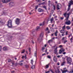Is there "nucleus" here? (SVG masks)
<instances>
[{"mask_svg":"<svg viewBox=\"0 0 73 73\" xmlns=\"http://www.w3.org/2000/svg\"><path fill=\"white\" fill-rule=\"evenodd\" d=\"M51 41L52 42V40H49L48 41V43H49V44H50Z\"/></svg>","mask_w":73,"mask_h":73,"instance_id":"obj_35","label":"nucleus"},{"mask_svg":"<svg viewBox=\"0 0 73 73\" xmlns=\"http://www.w3.org/2000/svg\"><path fill=\"white\" fill-rule=\"evenodd\" d=\"M61 50H62V52H64V51H65V50L64 49H63V48H62Z\"/></svg>","mask_w":73,"mask_h":73,"instance_id":"obj_28","label":"nucleus"},{"mask_svg":"<svg viewBox=\"0 0 73 73\" xmlns=\"http://www.w3.org/2000/svg\"><path fill=\"white\" fill-rule=\"evenodd\" d=\"M70 12H69L68 14H67V15H68V16L69 17V15H70Z\"/></svg>","mask_w":73,"mask_h":73,"instance_id":"obj_43","label":"nucleus"},{"mask_svg":"<svg viewBox=\"0 0 73 73\" xmlns=\"http://www.w3.org/2000/svg\"><path fill=\"white\" fill-rule=\"evenodd\" d=\"M46 54L45 53L43 54H42V56H44V55H45Z\"/></svg>","mask_w":73,"mask_h":73,"instance_id":"obj_57","label":"nucleus"},{"mask_svg":"<svg viewBox=\"0 0 73 73\" xmlns=\"http://www.w3.org/2000/svg\"><path fill=\"white\" fill-rule=\"evenodd\" d=\"M49 64H49L46 66H45L46 69H48V68H49Z\"/></svg>","mask_w":73,"mask_h":73,"instance_id":"obj_20","label":"nucleus"},{"mask_svg":"<svg viewBox=\"0 0 73 73\" xmlns=\"http://www.w3.org/2000/svg\"><path fill=\"white\" fill-rule=\"evenodd\" d=\"M62 51L61 50H60L59 51V54H61V53H62Z\"/></svg>","mask_w":73,"mask_h":73,"instance_id":"obj_37","label":"nucleus"},{"mask_svg":"<svg viewBox=\"0 0 73 73\" xmlns=\"http://www.w3.org/2000/svg\"><path fill=\"white\" fill-rule=\"evenodd\" d=\"M57 47H56L55 49L54 50V53L55 54H56L57 53Z\"/></svg>","mask_w":73,"mask_h":73,"instance_id":"obj_10","label":"nucleus"},{"mask_svg":"<svg viewBox=\"0 0 73 73\" xmlns=\"http://www.w3.org/2000/svg\"><path fill=\"white\" fill-rule=\"evenodd\" d=\"M65 24L66 25H70V24H71V22H70V21L69 20L68 21L66 22L65 23Z\"/></svg>","mask_w":73,"mask_h":73,"instance_id":"obj_8","label":"nucleus"},{"mask_svg":"<svg viewBox=\"0 0 73 73\" xmlns=\"http://www.w3.org/2000/svg\"><path fill=\"white\" fill-rule=\"evenodd\" d=\"M44 49H45V48L44 47H42V51H43Z\"/></svg>","mask_w":73,"mask_h":73,"instance_id":"obj_50","label":"nucleus"},{"mask_svg":"<svg viewBox=\"0 0 73 73\" xmlns=\"http://www.w3.org/2000/svg\"><path fill=\"white\" fill-rule=\"evenodd\" d=\"M65 26H64L62 28V29H63L65 30Z\"/></svg>","mask_w":73,"mask_h":73,"instance_id":"obj_47","label":"nucleus"},{"mask_svg":"<svg viewBox=\"0 0 73 73\" xmlns=\"http://www.w3.org/2000/svg\"><path fill=\"white\" fill-rule=\"evenodd\" d=\"M68 73H72V71H70Z\"/></svg>","mask_w":73,"mask_h":73,"instance_id":"obj_64","label":"nucleus"},{"mask_svg":"<svg viewBox=\"0 0 73 73\" xmlns=\"http://www.w3.org/2000/svg\"><path fill=\"white\" fill-rule=\"evenodd\" d=\"M33 60H31V63L32 64V65H33Z\"/></svg>","mask_w":73,"mask_h":73,"instance_id":"obj_41","label":"nucleus"},{"mask_svg":"<svg viewBox=\"0 0 73 73\" xmlns=\"http://www.w3.org/2000/svg\"><path fill=\"white\" fill-rule=\"evenodd\" d=\"M12 21L10 19H9L8 21L7 26L9 28H12Z\"/></svg>","mask_w":73,"mask_h":73,"instance_id":"obj_3","label":"nucleus"},{"mask_svg":"<svg viewBox=\"0 0 73 73\" xmlns=\"http://www.w3.org/2000/svg\"><path fill=\"white\" fill-rule=\"evenodd\" d=\"M61 70L62 72V73H64L68 71V70H65L63 71L62 69H61Z\"/></svg>","mask_w":73,"mask_h":73,"instance_id":"obj_13","label":"nucleus"},{"mask_svg":"<svg viewBox=\"0 0 73 73\" xmlns=\"http://www.w3.org/2000/svg\"><path fill=\"white\" fill-rule=\"evenodd\" d=\"M57 33H58V31L57 30H56V32L54 33L55 36H57Z\"/></svg>","mask_w":73,"mask_h":73,"instance_id":"obj_16","label":"nucleus"},{"mask_svg":"<svg viewBox=\"0 0 73 73\" xmlns=\"http://www.w3.org/2000/svg\"><path fill=\"white\" fill-rule=\"evenodd\" d=\"M3 50L4 51H7V50H8V48L7 47H4L3 48Z\"/></svg>","mask_w":73,"mask_h":73,"instance_id":"obj_11","label":"nucleus"},{"mask_svg":"<svg viewBox=\"0 0 73 73\" xmlns=\"http://www.w3.org/2000/svg\"><path fill=\"white\" fill-rule=\"evenodd\" d=\"M37 8H38V6H36L35 7L36 9H37Z\"/></svg>","mask_w":73,"mask_h":73,"instance_id":"obj_54","label":"nucleus"},{"mask_svg":"<svg viewBox=\"0 0 73 73\" xmlns=\"http://www.w3.org/2000/svg\"><path fill=\"white\" fill-rule=\"evenodd\" d=\"M69 16H68L66 18V21H68V19H69Z\"/></svg>","mask_w":73,"mask_h":73,"instance_id":"obj_26","label":"nucleus"},{"mask_svg":"<svg viewBox=\"0 0 73 73\" xmlns=\"http://www.w3.org/2000/svg\"><path fill=\"white\" fill-rule=\"evenodd\" d=\"M64 43L65 44L66 42H68V40H64Z\"/></svg>","mask_w":73,"mask_h":73,"instance_id":"obj_36","label":"nucleus"},{"mask_svg":"<svg viewBox=\"0 0 73 73\" xmlns=\"http://www.w3.org/2000/svg\"><path fill=\"white\" fill-rule=\"evenodd\" d=\"M35 68V66L34 65L31 67V69H34Z\"/></svg>","mask_w":73,"mask_h":73,"instance_id":"obj_32","label":"nucleus"},{"mask_svg":"<svg viewBox=\"0 0 73 73\" xmlns=\"http://www.w3.org/2000/svg\"><path fill=\"white\" fill-rule=\"evenodd\" d=\"M36 1L38 2H39V3H41V0H36Z\"/></svg>","mask_w":73,"mask_h":73,"instance_id":"obj_40","label":"nucleus"},{"mask_svg":"<svg viewBox=\"0 0 73 73\" xmlns=\"http://www.w3.org/2000/svg\"><path fill=\"white\" fill-rule=\"evenodd\" d=\"M1 49H2L1 46L0 45V52H1Z\"/></svg>","mask_w":73,"mask_h":73,"instance_id":"obj_46","label":"nucleus"},{"mask_svg":"<svg viewBox=\"0 0 73 73\" xmlns=\"http://www.w3.org/2000/svg\"><path fill=\"white\" fill-rule=\"evenodd\" d=\"M53 20H54V19H53V18L52 17V18L51 19L50 21H53Z\"/></svg>","mask_w":73,"mask_h":73,"instance_id":"obj_48","label":"nucleus"},{"mask_svg":"<svg viewBox=\"0 0 73 73\" xmlns=\"http://www.w3.org/2000/svg\"><path fill=\"white\" fill-rule=\"evenodd\" d=\"M65 31V30L64 29H62L60 30V31Z\"/></svg>","mask_w":73,"mask_h":73,"instance_id":"obj_51","label":"nucleus"},{"mask_svg":"<svg viewBox=\"0 0 73 73\" xmlns=\"http://www.w3.org/2000/svg\"><path fill=\"white\" fill-rule=\"evenodd\" d=\"M59 47H60V48H61V47H62V45H60L59 46Z\"/></svg>","mask_w":73,"mask_h":73,"instance_id":"obj_59","label":"nucleus"},{"mask_svg":"<svg viewBox=\"0 0 73 73\" xmlns=\"http://www.w3.org/2000/svg\"><path fill=\"white\" fill-rule=\"evenodd\" d=\"M60 19L61 20H63L64 19V17H60Z\"/></svg>","mask_w":73,"mask_h":73,"instance_id":"obj_52","label":"nucleus"},{"mask_svg":"<svg viewBox=\"0 0 73 73\" xmlns=\"http://www.w3.org/2000/svg\"><path fill=\"white\" fill-rule=\"evenodd\" d=\"M66 39H67L66 37H63L62 39V40L64 41L66 40Z\"/></svg>","mask_w":73,"mask_h":73,"instance_id":"obj_18","label":"nucleus"},{"mask_svg":"<svg viewBox=\"0 0 73 73\" xmlns=\"http://www.w3.org/2000/svg\"><path fill=\"white\" fill-rule=\"evenodd\" d=\"M25 50L24 49L22 50V51L21 52V53H24L25 52Z\"/></svg>","mask_w":73,"mask_h":73,"instance_id":"obj_31","label":"nucleus"},{"mask_svg":"<svg viewBox=\"0 0 73 73\" xmlns=\"http://www.w3.org/2000/svg\"><path fill=\"white\" fill-rule=\"evenodd\" d=\"M37 50L35 52V53H34V56L36 57V58H37Z\"/></svg>","mask_w":73,"mask_h":73,"instance_id":"obj_17","label":"nucleus"},{"mask_svg":"<svg viewBox=\"0 0 73 73\" xmlns=\"http://www.w3.org/2000/svg\"><path fill=\"white\" fill-rule=\"evenodd\" d=\"M25 67H26V68H29V66H28V65H25Z\"/></svg>","mask_w":73,"mask_h":73,"instance_id":"obj_45","label":"nucleus"},{"mask_svg":"<svg viewBox=\"0 0 73 73\" xmlns=\"http://www.w3.org/2000/svg\"><path fill=\"white\" fill-rule=\"evenodd\" d=\"M11 61H12V60L11 59H9L8 60V62H11Z\"/></svg>","mask_w":73,"mask_h":73,"instance_id":"obj_42","label":"nucleus"},{"mask_svg":"<svg viewBox=\"0 0 73 73\" xmlns=\"http://www.w3.org/2000/svg\"><path fill=\"white\" fill-rule=\"evenodd\" d=\"M53 7H54V10H55L56 9V7L54 5L53 6Z\"/></svg>","mask_w":73,"mask_h":73,"instance_id":"obj_44","label":"nucleus"},{"mask_svg":"<svg viewBox=\"0 0 73 73\" xmlns=\"http://www.w3.org/2000/svg\"><path fill=\"white\" fill-rule=\"evenodd\" d=\"M17 64H18L17 63L16 64H15L14 65L15 66H17Z\"/></svg>","mask_w":73,"mask_h":73,"instance_id":"obj_61","label":"nucleus"},{"mask_svg":"<svg viewBox=\"0 0 73 73\" xmlns=\"http://www.w3.org/2000/svg\"><path fill=\"white\" fill-rule=\"evenodd\" d=\"M48 5L49 6H50V3H51L50 1H48Z\"/></svg>","mask_w":73,"mask_h":73,"instance_id":"obj_27","label":"nucleus"},{"mask_svg":"<svg viewBox=\"0 0 73 73\" xmlns=\"http://www.w3.org/2000/svg\"><path fill=\"white\" fill-rule=\"evenodd\" d=\"M38 11L39 12H43V10L42 9H38Z\"/></svg>","mask_w":73,"mask_h":73,"instance_id":"obj_15","label":"nucleus"},{"mask_svg":"<svg viewBox=\"0 0 73 73\" xmlns=\"http://www.w3.org/2000/svg\"><path fill=\"white\" fill-rule=\"evenodd\" d=\"M70 5H68V7L67 9V11H69V10L70 9Z\"/></svg>","mask_w":73,"mask_h":73,"instance_id":"obj_19","label":"nucleus"},{"mask_svg":"<svg viewBox=\"0 0 73 73\" xmlns=\"http://www.w3.org/2000/svg\"><path fill=\"white\" fill-rule=\"evenodd\" d=\"M60 32L61 33H63V34H64V33H65L64 31H60Z\"/></svg>","mask_w":73,"mask_h":73,"instance_id":"obj_33","label":"nucleus"},{"mask_svg":"<svg viewBox=\"0 0 73 73\" xmlns=\"http://www.w3.org/2000/svg\"><path fill=\"white\" fill-rule=\"evenodd\" d=\"M20 19L18 18H17L15 20V22L16 23V24L19 25L20 23Z\"/></svg>","mask_w":73,"mask_h":73,"instance_id":"obj_4","label":"nucleus"},{"mask_svg":"<svg viewBox=\"0 0 73 73\" xmlns=\"http://www.w3.org/2000/svg\"><path fill=\"white\" fill-rule=\"evenodd\" d=\"M67 62V64H69L70 65H71L72 62V59L70 57H68L66 59Z\"/></svg>","mask_w":73,"mask_h":73,"instance_id":"obj_2","label":"nucleus"},{"mask_svg":"<svg viewBox=\"0 0 73 73\" xmlns=\"http://www.w3.org/2000/svg\"><path fill=\"white\" fill-rule=\"evenodd\" d=\"M69 2H70L68 3V4H69L68 5H70V6H71V5H73V1L72 0H71Z\"/></svg>","mask_w":73,"mask_h":73,"instance_id":"obj_9","label":"nucleus"},{"mask_svg":"<svg viewBox=\"0 0 73 73\" xmlns=\"http://www.w3.org/2000/svg\"><path fill=\"white\" fill-rule=\"evenodd\" d=\"M45 24V22H43L42 23H40V26H41L42 25H44Z\"/></svg>","mask_w":73,"mask_h":73,"instance_id":"obj_21","label":"nucleus"},{"mask_svg":"<svg viewBox=\"0 0 73 73\" xmlns=\"http://www.w3.org/2000/svg\"><path fill=\"white\" fill-rule=\"evenodd\" d=\"M2 6L1 5V4H0V8H1V7H2Z\"/></svg>","mask_w":73,"mask_h":73,"instance_id":"obj_58","label":"nucleus"},{"mask_svg":"<svg viewBox=\"0 0 73 73\" xmlns=\"http://www.w3.org/2000/svg\"><path fill=\"white\" fill-rule=\"evenodd\" d=\"M43 8H44L46 10H47V9H46V6H43Z\"/></svg>","mask_w":73,"mask_h":73,"instance_id":"obj_30","label":"nucleus"},{"mask_svg":"<svg viewBox=\"0 0 73 73\" xmlns=\"http://www.w3.org/2000/svg\"><path fill=\"white\" fill-rule=\"evenodd\" d=\"M5 23V21H4L0 19V25H4Z\"/></svg>","mask_w":73,"mask_h":73,"instance_id":"obj_6","label":"nucleus"},{"mask_svg":"<svg viewBox=\"0 0 73 73\" xmlns=\"http://www.w3.org/2000/svg\"><path fill=\"white\" fill-rule=\"evenodd\" d=\"M19 65H20L21 66H22L23 65V63H19Z\"/></svg>","mask_w":73,"mask_h":73,"instance_id":"obj_39","label":"nucleus"},{"mask_svg":"<svg viewBox=\"0 0 73 73\" xmlns=\"http://www.w3.org/2000/svg\"><path fill=\"white\" fill-rule=\"evenodd\" d=\"M3 15H7V13L5 12H3Z\"/></svg>","mask_w":73,"mask_h":73,"instance_id":"obj_38","label":"nucleus"},{"mask_svg":"<svg viewBox=\"0 0 73 73\" xmlns=\"http://www.w3.org/2000/svg\"><path fill=\"white\" fill-rule=\"evenodd\" d=\"M53 60H54V61L55 62H57V59L56 58V56H54V59H53Z\"/></svg>","mask_w":73,"mask_h":73,"instance_id":"obj_14","label":"nucleus"},{"mask_svg":"<svg viewBox=\"0 0 73 73\" xmlns=\"http://www.w3.org/2000/svg\"><path fill=\"white\" fill-rule=\"evenodd\" d=\"M66 35H68V31H66Z\"/></svg>","mask_w":73,"mask_h":73,"instance_id":"obj_62","label":"nucleus"},{"mask_svg":"<svg viewBox=\"0 0 73 73\" xmlns=\"http://www.w3.org/2000/svg\"><path fill=\"white\" fill-rule=\"evenodd\" d=\"M50 72V71H46L45 72V73H49Z\"/></svg>","mask_w":73,"mask_h":73,"instance_id":"obj_49","label":"nucleus"},{"mask_svg":"<svg viewBox=\"0 0 73 73\" xmlns=\"http://www.w3.org/2000/svg\"><path fill=\"white\" fill-rule=\"evenodd\" d=\"M12 73H15V71L14 70L12 71L11 72Z\"/></svg>","mask_w":73,"mask_h":73,"instance_id":"obj_53","label":"nucleus"},{"mask_svg":"<svg viewBox=\"0 0 73 73\" xmlns=\"http://www.w3.org/2000/svg\"><path fill=\"white\" fill-rule=\"evenodd\" d=\"M65 63H66V62H65V61L63 62L61 64V66H63V65H65L64 64H65Z\"/></svg>","mask_w":73,"mask_h":73,"instance_id":"obj_23","label":"nucleus"},{"mask_svg":"<svg viewBox=\"0 0 73 73\" xmlns=\"http://www.w3.org/2000/svg\"><path fill=\"white\" fill-rule=\"evenodd\" d=\"M11 0H2V2L3 3H7L8 2H9Z\"/></svg>","mask_w":73,"mask_h":73,"instance_id":"obj_7","label":"nucleus"},{"mask_svg":"<svg viewBox=\"0 0 73 73\" xmlns=\"http://www.w3.org/2000/svg\"><path fill=\"white\" fill-rule=\"evenodd\" d=\"M63 15L64 16H65V17H66V13H64V14Z\"/></svg>","mask_w":73,"mask_h":73,"instance_id":"obj_34","label":"nucleus"},{"mask_svg":"<svg viewBox=\"0 0 73 73\" xmlns=\"http://www.w3.org/2000/svg\"><path fill=\"white\" fill-rule=\"evenodd\" d=\"M66 28L68 30V29H70V27L69 26H67Z\"/></svg>","mask_w":73,"mask_h":73,"instance_id":"obj_24","label":"nucleus"},{"mask_svg":"<svg viewBox=\"0 0 73 73\" xmlns=\"http://www.w3.org/2000/svg\"><path fill=\"white\" fill-rule=\"evenodd\" d=\"M61 5L60 3L56 5V8L57 10H59L60 8H61Z\"/></svg>","mask_w":73,"mask_h":73,"instance_id":"obj_5","label":"nucleus"},{"mask_svg":"<svg viewBox=\"0 0 73 73\" xmlns=\"http://www.w3.org/2000/svg\"><path fill=\"white\" fill-rule=\"evenodd\" d=\"M38 29H40V27H37L36 28V31H37Z\"/></svg>","mask_w":73,"mask_h":73,"instance_id":"obj_25","label":"nucleus"},{"mask_svg":"<svg viewBox=\"0 0 73 73\" xmlns=\"http://www.w3.org/2000/svg\"><path fill=\"white\" fill-rule=\"evenodd\" d=\"M46 31H48V33H50V31L49 30V29L48 28V27H47L46 28Z\"/></svg>","mask_w":73,"mask_h":73,"instance_id":"obj_22","label":"nucleus"},{"mask_svg":"<svg viewBox=\"0 0 73 73\" xmlns=\"http://www.w3.org/2000/svg\"><path fill=\"white\" fill-rule=\"evenodd\" d=\"M66 54V52H64L63 53V54Z\"/></svg>","mask_w":73,"mask_h":73,"instance_id":"obj_60","label":"nucleus"},{"mask_svg":"<svg viewBox=\"0 0 73 73\" xmlns=\"http://www.w3.org/2000/svg\"><path fill=\"white\" fill-rule=\"evenodd\" d=\"M41 4H42L44 5V4H45V2H44L43 3H41Z\"/></svg>","mask_w":73,"mask_h":73,"instance_id":"obj_55","label":"nucleus"},{"mask_svg":"<svg viewBox=\"0 0 73 73\" xmlns=\"http://www.w3.org/2000/svg\"><path fill=\"white\" fill-rule=\"evenodd\" d=\"M43 36L44 33H41L39 37L37 39V40L38 41L41 42L42 40V37H43Z\"/></svg>","mask_w":73,"mask_h":73,"instance_id":"obj_1","label":"nucleus"},{"mask_svg":"<svg viewBox=\"0 0 73 73\" xmlns=\"http://www.w3.org/2000/svg\"><path fill=\"white\" fill-rule=\"evenodd\" d=\"M47 58H49L50 59L51 58V56H50L48 55L47 56Z\"/></svg>","mask_w":73,"mask_h":73,"instance_id":"obj_29","label":"nucleus"},{"mask_svg":"<svg viewBox=\"0 0 73 73\" xmlns=\"http://www.w3.org/2000/svg\"><path fill=\"white\" fill-rule=\"evenodd\" d=\"M62 58L64 60H65V58H64V57H62Z\"/></svg>","mask_w":73,"mask_h":73,"instance_id":"obj_63","label":"nucleus"},{"mask_svg":"<svg viewBox=\"0 0 73 73\" xmlns=\"http://www.w3.org/2000/svg\"><path fill=\"white\" fill-rule=\"evenodd\" d=\"M57 65L59 66L60 65V63L59 62H58L57 64Z\"/></svg>","mask_w":73,"mask_h":73,"instance_id":"obj_56","label":"nucleus"},{"mask_svg":"<svg viewBox=\"0 0 73 73\" xmlns=\"http://www.w3.org/2000/svg\"><path fill=\"white\" fill-rule=\"evenodd\" d=\"M55 72L56 73H61V72L60 71V70L58 69V70H55Z\"/></svg>","mask_w":73,"mask_h":73,"instance_id":"obj_12","label":"nucleus"}]
</instances>
